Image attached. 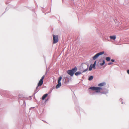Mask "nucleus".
<instances>
[{
	"mask_svg": "<svg viewBox=\"0 0 129 129\" xmlns=\"http://www.w3.org/2000/svg\"><path fill=\"white\" fill-rule=\"evenodd\" d=\"M77 71V68L76 66H75L74 68L72 69L68 70L67 71V73L71 76L73 77L75 74V73Z\"/></svg>",
	"mask_w": 129,
	"mask_h": 129,
	"instance_id": "1",
	"label": "nucleus"
},
{
	"mask_svg": "<svg viewBox=\"0 0 129 129\" xmlns=\"http://www.w3.org/2000/svg\"><path fill=\"white\" fill-rule=\"evenodd\" d=\"M89 89L93 90H95L96 92H99L100 90L102 89V88L98 87L91 86L89 88Z\"/></svg>",
	"mask_w": 129,
	"mask_h": 129,
	"instance_id": "2",
	"label": "nucleus"
},
{
	"mask_svg": "<svg viewBox=\"0 0 129 129\" xmlns=\"http://www.w3.org/2000/svg\"><path fill=\"white\" fill-rule=\"evenodd\" d=\"M105 53L104 51L100 52L99 53H96L92 57L93 59L94 60H95L97 59L100 56L102 55Z\"/></svg>",
	"mask_w": 129,
	"mask_h": 129,
	"instance_id": "3",
	"label": "nucleus"
},
{
	"mask_svg": "<svg viewBox=\"0 0 129 129\" xmlns=\"http://www.w3.org/2000/svg\"><path fill=\"white\" fill-rule=\"evenodd\" d=\"M52 36L53 39V43L55 44L57 43L58 41V36L53 35Z\"/></svg>",
	"mask_w": 129,
	"mask_h": 129,
	"instance_id": "4",
	"label": "nucleus"
},
{
	"mask_svg": "<svg viewBox=\"0 0 129 129\" xmlns=\"http://www.w3.org/2000/svg\"><path fill=\"white\" fill-rule=\"evenodd\" d=\"M65 79L64 83L65 84H67L68 83L69 81V78L68 77H67L64 78V79H63V81Z\"/></svg>",
	"mask_w": 129,
	"mask_h": 129,
	"instance_id": "5",
	"label": "nucleus"
},
{
	"mask_svg": "<svg viewBox=\"0 0 129 129\" xmlns=\"http://www.w3.org/2000/svg\"><path fill=\"white\" fill-rule=\"evenodd\" d=\"M108 90L107 89L104 88V91L101 92L102 94H106L108 93Z\"/></svg>",
	"mask_w": 129,
	"mask_h": 129,
	"instance_id": "6",
	"label": "nucleus"
},
{
	"mask_svg": "<svg viewBox=\"0 0 129 129\" xmlns=\"http://www.w3.org/2000/svg\"><path fill=\"white\" fill-rule=\"evenodd\" d=\"M49 93H46L44 94L42 96V99L43 100H44L46 98L47 96Z\"/></svg>",
	"mask_w": 129,
	"mask_h": 129,
	"instance_id": "7",
	"label": "nucleus"
},
{
	"mask_svg": "<svg viewBox=\"0 0 129 129\" xmlns=\"http://www.w3.org/2000/svg\"><path fill=\"white\" fill-rule=\"evenodd\" d=\"M43 81L40 80L38 83V86H41L43 83Z\"/></svg>",
	"mask_w": 129,
	"mask_h": 129,
	"instance_id": "8",
	"label": "nucleus"
},
{
	"mask_svg": "<svg viewBox=\"0 0 129 129\" xmlns=\"http://www.w3.org/2000/svg\"><path fill=\"white\" fill-rule=\"evenodd\" d=\"M61 83H58V84L56 85V88L57 89L60 87L61 86Z\"/></svg>",
	"mask_w": 129,
	"mask_h": 129,
	"instance_id": "9",
	"label": "nucleus"
},
{
	"mask_svg": "<svg viewBox=\"0 0 129 129\" xmlns=\"http://www.w3.org/2000/svg\"><path fill=\"white\" fill-rule=\"evenodd\" d=\"M110 39H111L115 40L116 39V36L115 35L112 36H110L109 37Z\"/></svg>",
	"mask_w": 129,
	"mask_h": 129,
	"instance_id": "10",
	"label": "nucleus"
},
{
	"mask_svg": "<svg viewBox=\"0 0 129 129\" xmlns=\"http://www.w3.org/2000/svg\"><path fill=\"white\" fill-rule=\"evenodd\" d=\"M39 86H38V85L37 86L36 88V89L35 91V94L37 93L39 90V88L38 87Z\"/></svg>",
	"mask_w": 129,
	"mask_h": 129,
	"instance_id": "11",
	"label": "nucleus"
},
{
	"mask_svg": "<svg viewBox=\"0 0 129 129\" xmlns=\"http://www.w3.org/2000/svg\"><path fill=\"white\" fill-rule=\"evenodd\" d=\"M82 74L81 72L80 71H78L77 72H76L75 73V75L76 76H78L79 75H80Z\"/></svg>",
	"mask_w": 129,
	"mask_h": 129,
	"instance_id": "12",
	"label": "nucleus"
},
{
	"mask_svg": "<svg viewBox=\"0 0 129 129\" xmlns=\"http://www.w3.org/2000/svg\"><path fill=\"white\" fill-rule=\"evenodd\" d=\"M106 83L105 82H102L99 84L98 86H102L105 85Z\"/></svg>",
	"mask_w": 129,
	"mask_h": 129,
	"instance_id": "13",
	"label": "nucleus"
},
{
	"mask_svg": "<svg viewBox=\"0 0 129 129\" xmlns=\"http://www.w3.org/2000/svg\"><path fill=\"white\" fill-rule=\"evenodd\" d=\"M96 61H95L94 63H93V64L92 65V67L94 69H96V68H95V66H96Z\"/></svg>",
	"mask_w": 129,
	"mask_h": 129,
	"instance_id": "14",
	"label": "nucleus"
},
{
	"mask_svg": "<svg viewBox=\"0 0 129 129\" xmlns=\"http://www.w3.org/2000/svg\"><path fill=\"white\" fill-rule=\"evenodd\" d=\"M62 79V77L60 76L57 79L58 83H61V80Z\"/></svg>",
	"mask_w": 129,
	"mask_h": 129,
	"instance_id": "15",
	"label": "nucleus"
},
{
	"mask_svg": "<svg viewBox=\"0 0 129 129\" xmlns=\"http://www.w3.org/2000/svg\"><path fill=\"white\" fill-rule=\"evenodd\" d=\"M93 77L92 76H89L88 79V80L89 81H91L93 79Z\"/></svg>",
	"mask_w": 129,
	"mask_h": 129,
	"instance_id": "16",
	"label": "nucleus"
},
{
	"mask_svg": "<svg viewBox=\"0 0 129 129\" xmlns=\"http://www.w3.org/2000/svg\"><path fill=\"white\" fill-rule=\"evenodd\" d=\"M106 60L108 61H110L111 59V58L109 57H106L105 58Z\"/></svg>",
	"mask_w": 129,
	"mask_h": 129,
	"instance_id": "17",
	"label": "nucleus"
},
{
	"mask_svg": "<svg viewBox=\"0 0 129 129\" xmlns=\"http://www.w3.org/2000/svg\"><path fill=\"white\" fill-rule=\"evenodd\" d=\"M105 60H103L102 63H100V64L101 66H103L105 64Z\"/></svg>",
	"mask_w": 129,
	"mask_h": 129,
	"instance_id": "18",
	"label": "nucleus"
},
{
	"mask_svg": "<svg viewBox=\"0 0 129 129\" xmlns=\"http://www.w3.org/2000/svg\"><path fill=\"white\" fill-rule=\"evenodd\" d=\"M92 64H91L90 66H89V71H91L92 69V68H93L92 67Z\"/></svg>",
	"mask_w": 129,
	"mask_h": 129,
	"instance_id": "19",
	"label": "nucleus"
},
{
	"mask_svg": "<svg viewBox=\"0 0 129 129\" xmlns=\"http://www.w3.org/2000/svg\"><path fill=\"white\" fill-rule=\"evenodd\" d=\"M88 66L87 68L85 70H83L82 72V73L85 72H86L87 71L88 69Z\"/></svg>",
	"mask_w": 129,
	"mask_h": 129,
	"instance_id": "20",
	"label": "nucleus"
},
{
	"mask_svg": "<svg viewBox=\"0 0 129 129\" xmlns=\"http://www.w3.org/2000/svg\"><path fill=\"white\" fill-rule=\"evenodd\" d=\"M45 75H43L42 76V78H41V79L40 80H41L43 81V80L44 79V77L45 76Z\"/></svg>",
	"mask_w": 129,
	"mask_h": 129,
	"instance_id": "21",
	"label": "nucleus"
},
{
	"mask_svg": "<svg viewBox=\"0 0 129 129\" xmlns=\"http://www.w3.org/2000/svg\"><path fill=\"white\" fill-rule=\"evenodd\" d=\"M25 105H26V103H25V101H23V103L22 105L23 106L24 105V106H25Z\"/></svg>",
	"mask_w": 129,
	"mask_h": 129,
	"instance_id": "22",
	"label": "nucleus"
},
{
	"mask_svg": "<svg viewBox=\"0 0 129 129\" xmlns=\"http://www.w3.org/2000/svg\"><path fill=\"white\" fill-rule=\"evenodd\" d=\"M113 64V63L112 62H109L108 63V65H110L111 64Z\"/></svg>",
	"mask_w": 129,
	"mask_h": 129,
	"instance_id": "23",
	"label": "nucleus"
},
{
	"mask_svg": "<svg viewBox=\"0 0 129 129\" xmlns=\"http://www.w3.org/2000/svg\"><path fill=\"white\" fill-rule=\"evenodd\" d=\"M48 72L49 70H47L46 71L45 74V75L47 74V73H48Z\"/></svg>",
	"mask_w": 129,
	"mask_h": 129,
	"instance_id": "24",
	"label": "nucleus"
},
{
	"mask_svg": "<svg viewBox=\"0 0 129 129\" xmlns=\"http://www.w3.org/2000/svg\"><path fill=\"white\" fill-rule=\"evenodd\" d=\"M111 61L112 62H114L115 61V60L114 59H111Z\"/></svg>",
	"mask_w": 129,
	"mask_h": 129,
	"instance_id": "25",
	"label": "nucleus"
},
{
	"mask_svg": "<svg viewBox=\"0 0 129 129\" xmlns=\"http://www.w3.org/2000/svg\"><path fill=\"white\" fill-rule=\"evenodd\" d=\"M127 73L129 75V69L127 70Z\"/></svg>",
	"mask_w": 129,
	"mask_h": 129,
	"instance_id": "26",
	"label": "nucleus"
},
{
	"mask_svg": "<svg viewBox=\"0 0 129 129\" xmlns=\"http://www.w3.org/2000/svg\"><path fill=\"white\" fill-rule=\"evenodd\" d=\"M49 100V99H47L46 100V101H45V102H46L47 101H48Z\"/></svg>",
	"mask_w": 129,
	"mask_h": 129,
	"instance_id": "27",
	"label": "nucleus"
},
{
	"mask_svg": "<svg viewBox=\"0 0 129 129\" xmlns=\"http://www.w3.org/2000/svg\"><path fill=\"white\" fill-rule=\"evenodd\" d=\"M6 93H9V91H6Z\"/></svg>",
	"mask_w": 129,
	"mask_h": 129,
	"instance_id": "28",
	"label": "nucleus"
},
{
	"mask_svg": "<svg viewBox=\"0 0 129 129\" xmlns=\"http://www.w3.org/2000/svg\"><path fill=\"white\" fill-rule=\"evenodd\" d=\"M121 100H122L121 99H119V101H121Z\"/></svg>",
	"mask_w": 129,
	"mask_h": 129,
	"instance_id": "29",
	"label": "nucleus"
},
{
	"mask_svg": "<svg viewBox=\"0 0 129 129\" xmlns=\"http://www.w3.org/2000/svg\"><path fill=\"white\" fill-rule=\"evenodd\" d=\"M32 108H32V107L30 108V109H29L30 110V109H31Z\"/></svg>",
	"mask_w": 129,
	"mask_h": 129,
	"instance_id": "30",
	"label": "nucleus"
},
{
	"mask_svg": "<svg viewBox=\"0 0 129 129\" xmlns=\"http://www.w3.org/2000/svg\"><path fill=\"white\" fill-rule=\"evenodd\" d=\"M95 92H94V93H93V94H95Z\"/></svg>",
	"mask_w": 129,
	"mask_h": 129,
	"instance_id": "31",
	"label": "nucleus"
},
{
	"mask_svg": "<svg viewBox=\"0 0 129 129\" xmlns=\"http://www.w3.org/2000/svg\"><path fill=\"white\" fill-rule=\"evenodd\" d=\"M123 102L122 101V102H121V104H123Z\"/></svg>",
	"mask_w": 129,
	"mask_h": 129,
	"instance_id": "32",
	"label": "nucleus"
},
{
	"mask_svg": "<svg viewBox=\"0 0 129 129\" xmlns=\"http://www.w3.org/2000/svg\"><path fill=\"white\" fill-rule=\"evenodd\" d=\"M7 9V8L6 9L5 11H6Z\"/></svg>",
	"mask_w": 129,
	"mask_h": 129,
	"instance_id": "33",
	"label": "nucleus"
},
{
	"mask_svg": "<svg viewBox=\"0 0 129 129\" xmlns=\"http://www.w3.org/2000/svg\"><path fill=\"white\" fill-rule=\"evenodd\" d=\"M20 95H19V97H20Z\"/></svg>",
	"mask_w": 129,
	"mask_h": 129,
	"instance_id": "34",
	"label": "nucleus"
},
{
	"mask_svg": "<svg viewBox=\"0 0 129 129\" xmlns=\"http://www.w3.org/2000/svg\"><path fill=\"white\" fill-rule=\"evenodd\" d=\"M51 8L50 9V11H51Z\"/></svg>",
	"mask_w": 129,
	"mask_h": 129,
	"instance_id": "35",
	"label": "nucleus"
}]
</instances>
